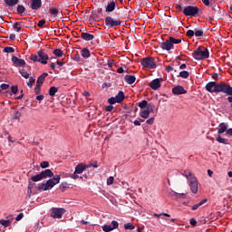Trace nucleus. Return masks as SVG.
<instances>
[{"label": "nucleus", "mask_w": 232, "mask_h": 232, "mask_svg": "<svg viewBox=\"0 0 232 232\" xmlns=\"http://www.w3.org/2000/svg\"><path fill=\"white\" fill-rule=\"evenodd\" d=\"M62 178L59 175H56L55 177L46 180V182L39 183L37 186H35L36 189L39 191H47L53 188L54 186L58 185L61 181Z\"/></svg>", "instance_id": "1"}, {"label": "nucleus", "mask_w": 232, "mask_h": 232, "mask_svg": "<svg viewBox=\"0 0 232 232\" xmlns=\"http://www.w3.org/2000/svg\"><path fill=\"white\" fill-rule=\"evenodd\" d=\"M227 83L226 82H209L205 85V90H207L209 93H224L226 90Z\"/></svg>", "instance_id": "2"}, {"label": "nucleus", "mask_w": 232, "mask_h": 232, "mask_svg": "<svg viewBox=\"0 0 232 232\" xmlns=\"http://www.w3.org/2000/svg\"><path fill=\"white\" fill-rule=\"evenodd\" d=\"M183 176L186 177V179L189 181L188 186L190 188V190L193 194H197L198 190V179L196 177L193 176L189 170H185L183 173Z\"/></svg>", "instance_id": "3"}, {"label": "nucleus", "mask_w": 232, "mask_h": 232, "mask_svg": "<svg viewBox=\"0 0 232 232\" xmlns=\"http://www.w3.org/2000/svg\"><path fill=\"white\" fill-rule=\"evenodd\" d=\"M30 61H33L34 63H41L43 65L47 64V61L49 59V55L44 53L43 50L37 51V55L36 54H31L29 56Z\"/></svg>", "instance_id": "4"}, {"label": "nucleus", "mask_w": 232, "mask_h": 232, "mask_svg": "<svg viewBox=\"0 0 232 232\" xmlns=\"http://www.w3.org/2000/svg\"><path fill=\"white\" fill-rule=\"evenodd\" d=\"M203 49V46H199L194 51L192 56L196 61H204V59H208L209 57V51L208 49Z\"/></svg>", "instance_id": "5"}, {"label": "nucleus", "mask_w": 232, "mask_h": 232, "mask_svg": "<svg viewBox=\"0 0 232 232\" xmlns=\"http://www.w3.org/2000/svg\"><path fill=\"white\" fill-rule=\"evenodd\" d=\"M200 9L198 5H186L183 8L182 13L187 17H198L199 15Z\"/></svg>", "instance_id": "6"}, {"label": "nucleus", "mask_w": 232, "mask_h": 232, "mask_svg": "<svg viewBox=\"0 0 232 232\" xmlns=\"http://www.w3.org/2000/svg\"><path fill=\"white\" fill-rule=\"evenodd\" d=\"M89 168H92V165H87V164H83V163L77 164L75 166L74 172L71 173L69 177L72 179L76 180L79 178L78 175H81L83 171L87 170V169H89Z\"/></svg>", "instance_id": "7"}, {"label": "nucleus", "mask_w": 232, "mask_h": 232, "mask_svg": "<svg viewBox=\"0 0 232 232\" xmlns=\"http://www.w3.org/2000/svg\"><path fill=\"white\" fill-rule=\"evenodd\" d=\"M140 64L144 69L155 70L157 68V63H155V59L153 56H147L140 60Z\"/></svg>", "instance_id": "8"}, {"label": "nucleus", "mask_w": 232, "mask_h": 232, "mask_svg": "<svg viewBox=\"0 0 232 232\" xmlns=\"http://www.w3.org/2000/svg\"><path fill=\"white\" fill-rule=\"evenodd\" d=\"M105 24L111 28H116V26L122 24L121 19H115L111 16H107L105 18Z\"/></svg>", "instance_id": "9"}, {"label": "nucleus", "mask_w": 232, "mask_h": 232, "mask_svg": "<svg viewBox=\"0 0 232 232\" xmlns=\"http://www.w3.org/2000/svg\"><path fill=\"white\" fill-rule=\"evenodd\" d=\"M63 214H65L64 208H52L51 210V217L53 218H62Z\"/></svg>", "instance_id": "10"}, {"label": "nucleus", "mask_w": 232, "mask_h": 232, "mask_svg": "<svg viewBox=\"0 0 232 232\" xmlns=\"http://www.w3.org/2000/svg\"><path fill=\"white\" fill-rule=\"evenodd\" d=\"M160 48L162 50H167V52H169L171 49H174V45H172L171 36H169L168 40L161 42Z\"/></svg>", "instance_id": "11"}, {"label": "nucleus", "mask_w": 232, "mask_h": 232, "mask_svg": "<svg viewBox=\"0 0 232 232\" xmlns=\"http://www.w3.org/2000/svg\"><path fill=\"white\" fill-rule=\"evenodd\" d=\"M224 93L227 95V102L230 103V108L232 109V86L228 83H226Z\"/></svg>", "instance_id": "12"}, {"label": "nucleus", "mask_w": 232, "mask_h": 232, "mask_svg": "<svg viewBox=\"0 0 232 232\" xmlns=\"http://www.w3.org/2000/svg\"><path fill=\"white\" fill-rule=\"evenodd\" d=\"M117 227H119V223L117 222V220H112L111 225H103L102 230L104 232H111L117 229Z\"/></svg>", "instance_id": "13"}, {"label": "nucleus", "mask_w": 232, "mask_h": 232, "mask_svg": "<svg viewBox=\"0 0 232 232\" xmlns=\"http://www.w3.org/2000/svg\"><path fill=\"white\" fill-rule=\"evenodd\" d=\"M11 62L14 63L15 67H24L25 62L24 59H19L17 56L14 55L11 58Z\"/></svg>", "instance_id": "14"}, {"label": "nucleus", "mask_w": 232, "mask_h": 232, "mask_svg": "<svg viewBox=\"0 0 232 232\" xmlns=\"http://www.w3.org/2000/svg\"><path fill=\"white\" fill-rule=\"evenodd\" d=\"M187 92L188 91H186L184 87H182L181 85H177L172 88V93L174 95H182V94H186Z\"/></svg>", "instance_id": "15"}, {"label": "nucleus", "mask_w": 232, "mask_h": 232, "mask_svg": "<svg viewBox=\"0 0 232 232\" xmlns=\"http://www.w3.org/2000/svg\"><path fill=\"white\" fill-rule=\"evenodd\" d=\"M160 81V78H156L155 80L151 81L150 83V89L154 91L159 90L161 86Z\"/></svg>", "instance_id": "16"}, {"label": "nucleus", "mask_w": 232, "mask_h": 232, "mask_svg": "<svg viewBox=\"0 0 232 232\" xmlns=\"http://www.w3.org/2000/svg\"><path fill=\"white\" fill-rule=\"evenodd\" d=\"M42 0H31V9L33 11H38L42 7Z\"/></svg>", "instance_id": "17"}, {"label": "nucleus", "mask_w": 232, "mask_h": 232, "mask_svg": "<svg viewBox=\"0 0 232 232\" xmlns=\"http://www.w3.org/2000/svg\"><path fill=\"white\" fill-rule=\"evenodd\" d=\"M41 174H42V179H47V178L54 177V173L50 169H46L44 170H42Z\"/></svg>", "instance_id": "18"}, {"label": "nucleus", "mask_w": 232, "mask_h": 232, "mask_svg": "<svg viewBox=\"0 0 232 232\" xmlns=\"http://www.w3.org/2000/svg\"><path fill=\"white\" fill-rule=\"evenodd\" d=\"M116 6H117V3H115L114 0H110L109 3L107 4L106 12L112 13L113 11H115Z\"/></svg>", "instance_id": "19"}, {"label": "nucleus", "mask_w": 232, "mask_h": 232, "mask_svg": "<svg viewBox=\"0 0 232 232\" xmlns=\"http://www.w3.org/2000/svg\"><path fill=\"white\" fill-rule=\"evenodd\" d=\"M228 130V124L226 122H222L218 126V134L221 135L223 133H227V130Z\"/></svg>", "instance_id": "20"}, {"label": "nucleus", "mask_w": 232, "mask_h": 232, "mask_svg": "<svg viewBox=\"0 0 232 232\" xmlns=\"http://www.w3.org/2000/svg\"><path fill=\"white\" fill-rule=\"evenodd\" d=\"M124 80H125L126 83L133 84V83H135L136 77L131 74H125Z\"/></svg>", "instance_id": "21"}, {"label": "nucleus", "mask_w": 232, "mask_h": 232, "mask_svg": "<svg viewBox=\"0 0 232 232\" xmlns=\"http://www.w3.org/2000/svg\"><path fill=\"white\" fill-rule=\"evenodd\" d=\"M47 76H48L47 72H44V73L40 74V76L37 78V81H36V83L38 84V86L41 87L42 84H44V82Z\"/></svg>", "instance_id": "22"}, {"label": "nucleus", "mask_w": 232, "mask_h": 232, "mask_svg": "<svg viewBox=\"0 0 232 232\" xmlns=\"http://www.w3.org/2000/svg\"><path fill=\"white\" fill-rule=\"evenodd\" d=\"M81 38L85 41H92L95 38V36L92 34H90V33L82 32V33H81Z\"/></svg>", "instance_id": "23"}, {"label": "nucleus", "mask_w": 232, "mask_h": 232, "mask_svg": "<svg viewBox=\"0 0 232 232\" xmlns=\"http://www.w3.org/2000/svg\"><path fill=\"white\" fill-rule=\"evenodd\" d=\"M14 220V216H11V219H0V224L4 227H9Z\"/></svg>", "instance_id": "24"}, {"label": "nucleus", "mask_w": 232, "mask_h": 232, "mask_svg": "<svg viewBox=\"0 0 232 232\" xmlns=\"http://www.w3.org/2000/svg\"><path fill=\"white\" fill-rule=\"evenodd\" d=\"M81 55L83 58H90L92 56L91 51L87 48H84L81 51Z\"/></svg>", "instance_id": "25"}, {"label": "nucleus", "mask_w": 232, "mask_h": 232, "mask_svg": "<svg viewBox=\"0 0 232 232\" xmlns=\"http://www.w3.org/2000/svg\"><path fill=\"white\" fill-rule=\"evenodd\" d=\"M116 97H117L118 103H121L122 102H124V99H125L124 92L120 91L116 95Z\"/></svg>", "instance_id": "26"}, {"label": "nucleus", "mask_w": 232, "mask_h": 232, "mask_svg": "<svg viewBox=\"0 0 232 232\" xmlns=\"http://www.w3.org/2000/svg\"><path fill=\"white\" fill-rule=\"evenodd\" d=\"M58 92V87L52 86L49 88V95L50 97H54L55 93Z\"/></svg>", "instance_id": "27"}, {"label": "nucleus", "mask_w": 232, "mask_h": 232, "mask_svg": "<svg viewBox=\"0 0 232 232\" xmlns=\"http://www.w3.org/2000/svg\"><path fill=\"white\" fill-rule=\"evenodd\" d=\"M140 116L143 119H148L150 117V111L148 109L140 111Z\"/></svg>", "instance_id": "28"}, {"label": "nucleus", "mask_w": 232, "mask_h": 232, "mask_svg": "<svg viewBox=\"0 0 232 232\" xmlns=\"http://www.w3.org/2000/svg\"><path fill=\"white\" fill-rule=\"evenodd\" d=\"M31 180L33 182H37V181L43 180L42 172H40L39 174H36V176L31 177Z\"/></svg>", "instance_id": "29"}, {"label": "nucleus", "mask_w": 232, "mask_h": 232, "mask_svg": "<svg viewBox=\"0 0 232 232\" xmlns=\"http://www.w3.org/2000/svg\"><path fill=\"white\" fill-rule=\"evenodd\" d=\"M21 116H22L21 112L19 111H15L14 113H13V115H12V119L14 121H19L20 119H21Z\"/></svg>", "instance_id": "30"}, {"label": "nucleus", "mask_w": 232, "mask_h": 232, "mask_svg": "<svg viewBox=\"0 0 232 232\" xmlns=\"http://www.w3.org/2000/svg\"><path fill=\"white\" fill-rule=\"evenodd\" d=\"M89 21L92 23H93L94 21H99V14L96 13H92L89 17Z\"/></svg>", "instance_id": "31"}, {"label": "nucleus", "mask_w": 232, "mask_h": 232, "mask_svg": "<svg viewBox=\"0 0 232 232\" xmlns=\"http://www.w3.org/2000/svg\"><path fill=\"white\" fill-rule=\"evenodd\" d=\"M58 13H59L58 8L52 7V8L49 9V14H51V15H53V17H57Z\"/></svg>", "instance_id": "32"}, {"label": "nucleus", "mask_w": 232, "mask_h": 232, "mask_svg": "<svg viewBox=\"0 0 232 232\" xmlns=\"http://www.w3.org/2000/svg\"><path fill=\"white\" fill-rule=\"evenodd\" d=\"M19 0H5V3L6 4L7 6H14L15 5H17Z\"/></svg>", "instance_id": "33"}, {"label": "nucleus", "mask_w": 232, "mask_h": 232, "mask_svg": "<svg viewBox=\"0 0 232 232\" xmlns=\"http://www.w3.org/2000/svg\"><path fill=\"white\" fill-rule=\"evenodd\" d=\"M217 142L222 143V144H228V140H227V138H223V137L218 135L217 137Z\"/></svg>", "instance_id": "34"}, {"label": "nucleus", "mask_w": 232, "mask_h": 232, "mask_svg": "<svg viewBox=\"0 0 232 232\" xmlns=\"http://www.w3.org/2000/svg\"><path fill=\"white\" fill-rule=\"evenodd\" d=\"M24 11H25L24 5H18V6H17V14H18V15L23 16V14L24 13Z\"/></svg>", "instance_id": "35"}, {"label": "nucleus", "mask_w": 232, "mask_h": 232, "mask_svg": "<svg viewBox=\"0 0 232 232\" xmlns=\"http://www.w3.org/2000/svg\"><path fill=\"white\" fill-rule=\"evenodd\" d=\"M34 186H35V183H33L32 181H29V185H28V188H27V194H28L29 198H31V196H32V188H33Z\"/></svg>", "instance_id": "36"}, {"label": "nucleus", "mask_w": 232, "mask_h": 232, "mask_svg": "<svg viewBox=\"0 0 232 232\" xmlns=\"http://www.w3.org/2000/svg\"><path fill=\"white\" fill-rule=\"evenodd\" d=\"M19 72L23 77H24V79H29L30 73L27 71H25V69H21Z\"/></svg>", "instance_id": "37"}, {"label": "nucleus", "mask_w": 232, "mask_h": 232, "mask_svg": "<svg viewBox=\"0 0 232 232\" xmlns=\"http://www.w3.org/2000/svg\"><path fill=\"white\" fill-rule=\"evenodd\" d=\"M194 35H195V37H197V38L203 37V35H204V31H203V30H196V31H194Z\"/></svg>", "instance_id": "38"}, {"label": "nucleus", "mask_w": 232, "mask_h": 232, "mask_svg": "<svg viewBox=\"0 0 232 232\" xmlns=\"http://www.w3.org/2000/svg\"><path fill=\"white\" fill-rule=\"evenodd\" d=\"M22 23L24 22H21V23H18V22H14V25H13V28L14 30H16L17 32H21L22 31V27L19 26L20 24H22Z\"/></svg>", "instance_id": "39"}, {"label": "nucleus", "mask_w": 232, "mask_h": 232, "mask_svg": "<svg viewBox=\"0 0 232 232\" xmlns=\"http://www.w3.org/2000/svg\"><path fill=\"white\" fill-rule=\"evenodd\" d=\"M147 110L149 111V113L154 112L155 105L153 103H148L147 102Z\"/></svg>", "instance_id": "40"}, {"label": "nucleus", "mask_w": 232, "mask_h": 232, "mask_svg": "<svg viewBox=\"0 0 232 232\" xmlns=\"http://www.w3.org/2000/svg\"><path fill=\"white\" fill-rule=\"evenodd\" d=\"M125 230H134L135 229V225L131 223H127L124 225Z\"/></svg>", "instance_id": "41"}, {"label": "nucleus", "mask_w": 232, "mask_h": 232, "mask_svg": "<svg viewBox=\"0 0 232 232\" xmlns=\"http://www.w3.org/2000/svg\"><path fill=\"white\" fill-rule=\"evenodd\" d=\"M14 52L15 50L12 46H6L5 48H4V53H14Z\"/></svg>", "instance_id": "42"}, {"label": "nucleus", "mask_w": 232, "mask_h": 232, "mask_svg": "<svg viewBox=\"0 0 232 232\" xmlns=\"http://www.w3.org/2000/svg\"><path fill=\"white\" fill-rule=\"evenodd\" d=\"M179 76L182 79H188L189 77V72H187V71H182V72H179Z\"/></svg>", "instance_id": "43"}, {"label": "nucleus", "mask_w": 232, "mask_h": 232, "mask_svg": "<svg viewBox=\"0 0 232 232\" xmlns=\"http://www.w3.org/2000/svg\"><path fill=\"white\" fill-rule=\"evenodd\" d=\"M53 54H55L56 57H62L63 53L62 49H55L53 50Z\"/></svg>", "instance_id": "44"}, {"label": "nucleus", "mask_w": 232, "mask_h": 232, "mask_svg": "<svg viewBox=\"0 0 232 232\" xmlns=\"http://www.w3.org/2000/svg\"><path fill=\"white\" fill-rule=\"evenodd\" d=\"M138 106H139L140 109H145V108L148 106V101L143 100V101L140 102V103L138 104Z\"/></svg>", "instance_id": "45"}, {"label": "nucleus", "mask_w": 232, "mask_h": 232, "mask_svg": "<svg viewBox=\"0 0 232 232\" xmlns=\"http://www.w3.org/2000/svg\"><path fill=\"white\" fill-rule=\"evenodd\" d=\"M35 83V77H29V81L27 82V86L32 88V86Z\"/></svg>", "instance_id": "46"}, {"label": "nucleus", "mask_w": 232, "mask_h": 232, "mask_svg": "<svg viewBox=\"0 0 232 232\" xmlns=\"http://www.w3.org/2000/svg\"><path fill=\"white\" fill-rule=\"evenodd\" d=\"M40 167H41L42 169L49 168V167H50V163H49V161H47V160L41 161Z\"/></svg>", "instance_id": "47"}, {"label": "nucleus", "mask_w": 232, "mask_h": 232, "mask_svg": "<svg viewBox=\"0 0 232 232\" xmlns=\"http://www.w3.org/2000/svg\"><path fill=\"white\" fill-rule=\"evenodd\" d=\"M108 102H109L110 104L118 103L117 96H115V97H110V98L108 99Z\"/></svg>", "instance_id": "48"}, {"label": "nucleus", "mask_w": 232, "mask_h": 232, "mask_svg": "<svg viewBox=\"0 0 232 232\" xmlns=\"http://www.w3.org/2000/svg\"><path fill=\"white\" fill-rule=\"evenodd\" d=\"M170 40H171L172 45L180 44V43L182 42V40H180V39H175V37H172V36H170Z\"/></svg>", "instance_id": "49"}, {"label": "nucleus", "mask_w": 232, "mask_h": 232, "mask_svg": "<svg viewBox=\"0 0 232 232\" xmlns=\"http://www.w3.org/2000/svg\"><path fill=\"white\" fill-rule=\"evenodd\" d=\"M167 217V218H170V214H168V213H161V214H157V213H154L153 214V217H157V218H160V217Z\"/></svg>", "instance_id": "50"}, {"label": "nucleus", "mask_w": 232, "mask_h": 232, "mask_svg": "<svg viewBox=\"0 0 232 232\" xmlns=\"http://www.w3.org/2000/svg\"><path fill=\"white\" fill-rule=\"evenodd\" d=\"M46 24V21L45 19H41L38 24H37V26H39V28H44V25Z\"/></svg>", "instance_id": "51"}, {"label": "nucleus", "mask_w": 232, "mask_h": 232, "mask_svg": "<svg viewBox=\"0 0 232 232\" xmlns=\"http://www.w3.org/2000/svg\"><path fill=\"white\" fill-rule=\"evenodd\" d=\"M186 34H187V37L192 38L193 35H195V31H193V30H188L187 33H186Z\"/></svg>", "instance_id": "52"}, {"label": "nucleus", "mask_w": 232, "mask_h": 232, "mask_svg": "<svg viewBox=\"0 0 232 232\" xmlns=\"http://www.w3.org/2000/svg\"><path fill=\"white\" fill-rule=\"evenodd\" d=\"M69 187V184L67 182H63L61 183V185L59 186V188L60 189H65V188H68Z\"/></svg>", "instance_id": "53"}, {"label": "nucleus", "mask_w": 232, "mask_h": 232, "mask_svg": "<svg viewBox=\"0 0 232 232\" xmlns=\"http://www.w3.org/2000/svg\"><path fill=\"white\" fill-rule=\"evenodd\" d=\"M114 182V178L113 177H109L107 179V185L110 186V185H112Z\"/></svg>", "instance_id": "54"}, {"label": "nucleus", "mask_w": 232, "mask_h": 232, "mask_svg": "<svg viewBox=\"0 0 232 232\" xmlns=\"http://www.w3.org/2000/svg\"><path fill=\"white\" fill-rule=\"evenodd\" d=\"M41 92V86L36 83V86L34 87V93L39 94Z\"/></svg>", "instance_id": "55"}, {"label": "nucleus", "mask_w": 232, "mask_h": 232, "mask_svg": "<svg viewBox=\"0 0 232 232\" xmlns=\"http://www.w3.org/2000/svg\"><path fill=\"white\" fill-rule=\"evenodd\" d=\"M11 92H12L13 94H17V92H18V87H17V86H12V87H11Z\"/></svg>", "instance_id": "56"}, {"label": "nucleus", "mask_w": 232, "mask_h": 232, "mask_svg": "<svg viewBox=\"0 0 232 232\" xmlns=\"http://www.w3.org/2000/svg\"><path fill=\"white\" fill-rule=\"evenodd\" d=\"M24 213H20V214H18V215L16 216L15 220H16V221H21L22 218H24Z\"/></svg>", "instance_id": "57"}, {"label": "nucleus", "mask_w": 232, "mask_h": 232, "mask_svg": "<svg viewBox=\"0 0 232 232\" xmlns=\"http://www.w3.org/2000/svg\"><path fill=\"white\" fill-rule=\"evenodd\" d=\"M113 109H114L113 104H110L105 107L106 111H109V112H111Z\"/></svg>", "instance_id": "58"}, {"label": "nucleus", "mask_w": 232, "mask_h": 232, "mask_svg": "<svg viewBox=\"0 0 232 232\" xmlns=\"http://www.w3.org/2000/svg\"><path fill=\"white\" fill-rule=\"evenodd\" d=\"M212 76V79L215 80V81H218V77H219V74L218 72H213L211 74Z\"/></svg>", "instance_id": "59"}, {"label": "nucleus", "mask_w": 232, "mask_h": 232, "mask_svg": "<svg viewBox=\"0 0 232 232\" xmlns=\"http://www.w3.org/2000/svg\"><path fill=\"white\" fill-rule=\"evenodd\" d=\"M155 121V118H150L149 120H147V124L148 125H153V122Z\"/></svg>", "instance_id": "60"}, {"label": "nucleus", "mask_w": 232, "mask_h": 232, "mask_svg": "<svg viewBox=\"0 0 232 232\" xmlns=\"http://www.w3.org/2000/svg\"><path fill=\"white\" fill-rule=\"evenodd\" d=\"M165 71L168 72H170L174 71V68L171 67V65H167L165 68Z\"/></svg>", "instance_id": "61"}, {"label": "nucleus", "mask_w": 232, "mask_h": 232, "mask_svg": "<svg viewBox=\"0 0 232 232\" xmlns=\"http://www.w3.org/2000/svg\"><path fill=\"white\" fill-rule=\"evenodd\" d=\"M190 226L196 227L197 226V220L195 218H190Z\"/></svg>", "instance_id": "62"}, {"label": "nucleus", "mask_w": 232, "mask_h": 232, "mask_svg": "<svg viewBox=\"0 0 232 232\" xmlns=\"http://www.w3.org/2000/svg\"><path fill=\"white\" fill-rule=\"evenodd\" d=\"M8 87H9V84H8V83H2L1 86H0V88H1L2 90H7Z\"/></svg>", "instance_id": "63"}, {"label": "nucleus", "mask_w": 232, "mask_h": 232, "mask_svg": "<svg viewBox=\"0 0 232 232\" xmlns=\"http://www.w3.org/2000/svg\"><path fill=\"white\" fill-rule=\"evenodd\" d=\"M226 135L232 136V128L227 129Z\"/></svg>", "instance_id": "64"}]
</instances>
